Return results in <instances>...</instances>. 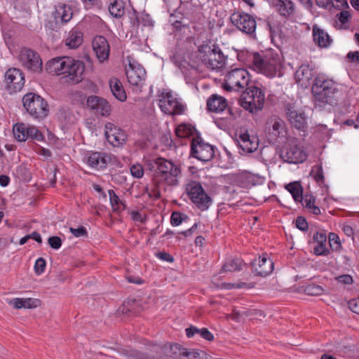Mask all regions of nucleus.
<instances>
[{
  "label": "nucleus",
  "mask_w": 359,
  "mask_h": 359,
  "mask_svg": "<svg viewBox=\"0 0 359 359\" xmlns=\"http://www.w3.org/2000/svg\"><path fill=\"white\" fill-rule=\"evenodd\" d=\"M146 165L154 170L153 180L158 189L166 191L168 188L180 184L182 177V167L170 160L158 157L147 161Z\"/></svg>",
  "instance_id": "obj_1"
},
{
  "label": "nucleus",
  "mask_w": 359,
  "mask_h": 359,
  "mask_svg": "<svg viewBox=\"0 0 359 359\" xmlns=\"http://www.w3.org/2000/svg\"><path fill=\"white\" fill-rule=\"evenodd\" d=\"M196 57L197 62L212 70L219 69L225 64V56L219 46L215 44L201 45L196 52Z\"/></svg>",
  "instance_id": "obj_2"
},
{
  "label": "nucleus",
  "mask_w": 359,
  "mask_h": 359,
  "mask_svg": "<svg viewBox=\"0 0 359 359\" xmlns=\"http://www.w3.org/2000/svg\"><path fill=\"white\" fill-rule=\"evenodd\" d=\"M182 347L177 344L156 346L154 351L151 353H141L132 350L128 356L131 359H175L182 356Z\"/></svg>",
  "instance_id": "obj_3"
},
{
  "label": "nucleus",
  "mask_w": 359,
  "mask_h": 359,
  "mask_svg": "<svg viewBox=\"0 0 359 359\" xmlns=\"http://www.w3.org/2000/svg\"><path fill=\"white\" fill-rule=\"evenodd\" d=\"M265 101V95L263 90L255 86L245 88L241 99V106L251 113L256 112L263 108Z\"/></svg>",
  "instance_id": "obj_4"
},
{
  "label": "nucleus",
  "mask_w": 359,
  "mask_h": 359,
  "mask_svg": "<svg viewBox=\"0 0 359 359\" xmlns=\"http://www.w3.org/2000/svg\"><path fill=\"white\" fill-rule=\"evenodd\" d=\"M250 80V74L245 69L235 68L226 73L222 88L226 91H238L245 89Z\"/></svg>",
  "instance_id": "obj_5"
},
{
  "label": "nucleus",
  "mask_w": 359,
  "mask_h": 359,
  "mask_svg": "<svg viewBox=\"0 0 359 359\" xmlns=\"http://www.w3.org/2000/svg\"><path fill=\"white\" fill-rule=\"evenodd\" d=\"M23 107L34 118H45L48 113L47 102L39 95L29 93L22 97Z\"/></svg>",
  "instance_id": "obj_6"
},
{
  "label": "nucleus",
  "mask_w": 359,
  "mask_h": 359,
  "mask_svg": "<svg viewBox=\"0 0 359 359\" xmlns=\"http://www.w3.org/2000/svg\"><path fill=\"white\" fill-rule=\"evenodd\" d=\"M185 191L190 200L201 210H207L212 203L211 198L205 192L202 185L190 181L185 185Z\"/></svg>",
  "instance_id": "obj_7"
},
{
  "label": "nucleus",
  "mask_w": 359,
  "mask_h": 359,
  "mask_svg": "<svg viewBox=\"0 0 359 359\" xmlns=\"http://www.w3.org/2000/svg\"><path fill=\"white\" fill-rule=\"evenodd\" d=\"M335 89V84L332 80L318 76L314 80L312 93L316 100L323 103H328L334 95Z\"/></svg>",
  "instance_id": "obj_8"
},
{
  "label": "nucleus",
  "mask_w": 359,
  "mask_h": 359,
  "mask_svg": "<svg viewBox=\"0 0 359 359\" xmlns=\"http://www.w3.org/2000/svg\"><path fill=\"white\" fill-rule=\"evenodd\" d=\"M19 61L22 67L33 73H40L42 71V60L36 51L23 48L18 55Z\"/></svg>",
  "instance_id": "obj_9"
},
{
  "label": "nucleus",
  "mask_w": 359,
  "mask_h": 359,
  "mask_svg": "<svg viewBox=\"0 0 359 359\" xmlns=\"http://www.w3.org/2000/svg\"><path fill=\"white\" fill-rule=\"evenodd\" d=\"M158 106L161 110L169 115L182 114L184 107L171 92H163L159 95Z\"/></svg>",
  "instance_id": "obj_10"
},
{
  "label": "nucleus",
  "mask_w": 359,
  "mask_h": 359,
  "mask_svg": "<svg viewBox=\"0 0 359 359\" xmlns=\"http://www.w3.org/2000/svg\"><path fill=\"white\" fill-rule=\"evenodd\" d=\"M280 157L290 163H302L306 158V152L297 144L295 140H290L280 151Z\"/></svg>",
  "instance_id": "obj_11"
},
{
  "label": "nucleus",
  "mask_w": 359,
  "mask_h": 359,
  "mask_svg": "<svg viewBox=\"0 0 359 359\" xmlns=\"http://www.w3.org/2000/svg\"><path fill=\"white\" fill-rule=\"evenodd\" d=\"M191 151L192 156L201 161H208L214 156L213 147L199 136L192 139Z\"/></svg>",
  "instance_id": "obj_12"
},
{
  "label": "nucleus",
  "mask_w": 359,
  "mask_h": 359,
  "mask_svg": "<svg viewBox=\"0 0 359 359\" xmlns=\"http://www.w3.org/2000/svg\"><path fill=\"white\" fill-rule=\"evenodd\" d=\"M6 88L10 93H15L22 89L25 77L22 72L17 68L8 69L4 76Z\"/></svg>",
  "instance_id": "obj_13"
},
{
  "label": "nucleus",
  "mask_w": 359,
  "mask_h": 359,
  "mask_svg": "<svg viewBox=\"0 0 359 359\" xmlns=\"http://www.w3.org/2000/svg\"><path fill=\"white\" fill-rule=\"evenodd\" d=\"M231 22L241 31L250 34L255 32L256 21L252 15L245 13L234 12L230 17Z\"/></svg>",
  "instance_id": "obj_14"
},
{
  "label": "nucleus",
  "mask_w": 359,
  "mask_h": 359,
  "mask_svg": "<svg viewBox=\"0 0 359 359\" xmlns=\"http://www.w3.org/2000/svg\"><path fill=\"white\" fill-rule=\"evenodd\" d=\"M285 114L292 126L299 130H304L306 126V118L304 112L298 109L294 103H287L285 106Z\"/></svg>",
  "instance_id": "obj_15"
},
{
  "label": "nucleus",
  "mask_w": 359,
  "mask_h": 359,
  "mask_svg": "<svg viewBox=\"0 0 359 359\" xmlns=\"http://www.w3.org/2000/svg\"><path fill=\"white\" fill-rule=\"evenodd\" d=\"M104 129L105 137L111 145L119 147L126 143L127 135L121 128L115 126L113 123L107 122Z\"/></svg>",
  "instance_id": "obj_16"
},
{
  "label": "nucleus",
  "mask_w": 359,
  "mask_h": 359,
  "mask_svg": "<svg viewBox=\"0 0 359 359\" xmlns=\"http://www.w3.org/2000/svg\"><path fill=\"white\" fill-rule=\"evenodd\" d=\"M92 47L97 58L100 62L108 60L110 53L109 43L105 37L96 36L92 41Z\"/></svg>",
  "instance_id": "obj_17"
},
{
  "label": "nucleus",
  "mask_w": 359,
  "mask_h": 359,
  "mask_svg": "<svg viewBox=\"0 0 359 359\" xmlns=\"http://www.w3.org/2000/svg\"><path fill=\"white\" fill-rule=\"evenodd\" d=\"M69 65L66 67L65 76L68 77L69 80L74 83H79L83 79L85 66L79 60H75L72 57H69Z\"/></svg>",
  "instance_id": "obj_18"
},
{
  "label": "nucleus",
  "mask_w": 359,
  "mask_h": 359,
  "mask_svg": "<svg viewBox=\"0 0 359 359\" xmlns=\"http://www.w3.org/2000/svg\"><path fill=\"white\" fill-rule=\"evenodd\" d=\"M126 73L128 82L133 86H139L146 76V72L141 65L130 62Z\"/></svg>",
  "instance_id": "obj_19"
},
{
  "label": "nucleus",
  "mask_w": 359,
  "mask_h": 359,
  "mask_svg": "<svg viewBox=\"0 0 359 359\" xmlns=\"http://www.w3.org/2000/svg\"><path fill=\"white\" fill-rule=\"evenodd\" d=\"M266 60V67L264 68V74L269 77H273L281 69V59L277 53L267 52Z\"/></svg>",
  "instance_id": "obj_20"
},
{
  "label": "nucleus",
  "mask_w": 359,
  "mask_h": 359,
  "mask_svg": "<svg viewBox=\"0 0 359 359\" xmlns=\"http://www.w3.org/2000/svg\"><path fill=\"white\" fill-rule=\"evenodd\" d=\"M111 157L107 153L91 151L86 154V162L88 165L97 169L106 168Z\"/></svg>",
  "instance_id": "obj_21"
},
{
  "label": "nucleus",
  "mask_w": 359,
  "mask_h": 359,
  "mask_svg": "<svg viewBox=\"0 0 359 359\" xmlns=\"http://www.w3.org/2000/svg\"><path fill=\"white\" fill-rule=\"evenodd\" d=\"M69 62V57H55L46 63V70L51 74H65Z\"/></svg>",
  "instance_id": "obj_22"
},
{
  "label": "nucleus",
  "mask_w": 359,
  "mask_h": 359,
  "mask_svg": "<svg viewBox=\"0 0 359 359\" xmlns=\"http://www.w3.org/2000/svg\"><path fill=\"white\" fill-rule=\"evenodd\" d=\"M314 76L313 68L309 65H302L295 73L296 82L302 88H307Z\"/></svg>",
  "instance_id": "obj_23"
},
{
  "label": "nucleus",
  "mask_w": 359,
  "mask_h": 359,
  "mask_svg": "<svg viewBox=\"0 0 359 359\" xmlns=\"http://www.w3.org/2000/svg\"><path fill=\"white\" fill-rule=\"evenodd\" d=\"M87 106L102 116L109 115L111 110L110 105L106 100L95 95L88 97Z\"/></svg>",
  "instance_id": "obj_24"
},
{
  "label": "nucleus",
  "mask_w": 359,
  "mask_h": 359,
  "mask_svg": "<svg viewBox=\"0 0 359 359\" xmlns=\"http://www.w3.org/2000/svg\"><path fill=\"white\" fill-rule=\"evenodd\" d=\"M253 269L257 276H266L273 271V263L266 255H263L253 263Z\"/></svg>",
  "instance_id": "obj_25"
},
{
  "label": "nucleus",
  "mask_w": 359,
  "mask_h": 359,
  "mask_svg": "<svg viewBox=\"0 0 359 359\" xmlns=\"http://www.w3.org/2000/svg\"><path fill=\"white\" fill-rule=\"evenodd\" d=\"M238 142L241 149L246 153H252L255 151L258 147L257 138L254 137H251L247 132L240 134Z\"/></svg>",
  "instance_id": "obj_26"
},
{
  "label": "nucleus",
  "mask_w": 359,
  "mask_h": 359,
  "mask_svg": "<svg viewBox=\"0 0 359 359\" xmlns=\"http://www.w3.org/2000/svg\"><path fill=\"white\" fill-rule=\"evenodd\" d=\"M313 41L320 48H327L331 43L332 39L328 34L318 25L313 26L312 29Z\"/></svg>",
  "instance_id": "obj_27"
},
{
  "label": "nucleus",
  "mask_w": 359,
  "mask_h": 359,
  "mask_svg": "<svg viewBox=\"0 0 359 359\" xmlns=\"http://www.w3.org/2000/svg\"><path fill=\"white\" fill-rule=\"evenodd\" d=\"M227 107L226 100L217 94L212 95L207 100V109L212 112L223 111Z\"/></svg>",
  "instance_id": "obj_28"
},
{
  "label": "nucleus",
  "mask_w": 359,
  "mask_h": 359,
  "mask_svg": "<svg viewBox=\"0 0 359 359\" xmlns=\"http://www.w3.org/2000/svg\"><path fill=\"white\" fill-rule=\"evenodd\" d=\"M267 126L269 130H272V133L276 137H284L287 134L284 121L277 116L269 118L267 121Z\"/></svg>",
  "instance_id": "obj_29"
},
{
  "label": "nucleus",
  "mask_w": 359,
  "mask_h": 359,
  "mask_svg": "<svg viewBox=\"0 0 359 359\" xmlns=\"http://www.w3.org/2000/svg\"><path fill=\"white\" fill-rule=\"evenodd\" d=\"M83 43V33L77 28L69 31L65 39V45L69 48L74 49L80 46Z\"/></svg>",
  "instance_id": "obj_30"
},
{
  "label": "nucleus",
  "mask_w": 359,
  "mask_h": 359,
  "mask_svg": "<svg viewBox=\"0 0 359 359\" xmlns=\"http://www.w3.org/2000/svg\"><path fill=\"white\" fill-rule=\"evenodd\" d=\"M110 90L113 95L118 100L123 102L127 96L121 82L116 78H111L109 81Z\"/></svg>",
  "instance_id": "obj_31"
},
{
  "label": "nucleus",
  "mask_w": 359,
  "mask_h": 359,
  "mask_svg": "<svg viewBox=\"0 0 359 359\" xmlns=\"http://www.w3.org/2000/svg\"><path fill=\"white\" fill-rule=\"evenodd\" d=\"M73 11L70 6L62 4L57 6L55 11V19L67 23L72 18Z\"/></svg>",
  "instance_id": "obj_32"
},
{
  "label": "nucleus",
  "mask_w": 359,
  "mask_h": 359,
  "mask_svg": "<svg viewBox=\"0 0 359 359\" xmlns=\"http://www.w3.org/2000/svg\"><path fill=\"white\" fill-rule=\"evenodd\" d=\"M266 53L264 54L253 53L251 58V67L254 70L264 74V68L266 67Z\"/></svg>",
  "instance_id": "obj_33"
},
{
  "label": "nucleus",
  "mask_w": 359,
  "mask_h": 359,
  "mask_svg": "<svg viewBox=\"0 0 359 359\" xmlns=\"http://www.w3.org/2000/svg\"><path fill=\"white\" fill-rule=\"evenodd\" d=\"M266 53L264 54L253 53L251 58V67L254 70L264 74V68L266 67Z\"/></svg>",
  "instance_id": "obj_34"
},
{
  "label": "nucleus",
  "mask_w": 359,
  "mask_h": 359,
  "mask_svg": "<svg viewBox=\"0 0 359 359\" xmlns=\"http://www.w3.org/2000/svg\"><path fill=\"white\" fill-rule=\"evenodd\" d=\"M186 334L189 338L194 337L195 334H199L202 338L208 340L212 341L214 339L213 334L207 329H198L195 326H191L185 330Z\"/></svg>",
  "instance_id": "obj_35"
},
{
  "label": "nucleus",
  "mask_w": 359,
  "mask_h": 359,
  "mask_svg": "<svg viewBox=\"0 0 359 359\" xmlns=\"http://www.w3.org/2000/svg\"><path fill=\"white\" fill-rule=\"evenodd\" d=\"M110 14L116 18H120L125 14L124 3L122 0H114L109 5Z\"/></svg>",
  "instance_id": "obj_36"
},
{
  "label": "nucleus",
  "mask_w": 359,
  "mask_h": 359,
  "mask_svg": "<svg viewBox=\"0 0 359 359\" xmlns=\"http://www.w3.org/2000/svg\"><path fill=\"white\" fill-rule=\"evenodd\" d=\"M285 189L292 194L296 202L303 201V190L299 182H291L285 185Z\"/></svg>",
  "instance_id": "obj_37"
},
{
  "label": "nucleus",
  "mask_w": 359,
  "mask_h": 359,
  "mask_svg": "<svg viewBox=\"0 0 359 359\" xmlns=\"http://www.w3.org/2000/svg\"><path fill=\"white\" fill-rule=\"evenodd\" d=\"M304 206H305L309 211L316 215L320 214V210L318 206L315 205L316 198L311 194H305L303 196V201H300Z\"/></svg>",
  "instance_id": "obj_38"
},
{
  "label": "nucleus",
  "mask_w": 359,
  "mask_h": 359,
  "mask_svg": "<svg viewBox=\"0 0 359 359\" xmlns=\"http://www.w3.org/2000/svg\"><path fill=\"white\" fill-rule=\"evenodd\" d=\"M27 125L24 123H18L13 128L14 137L19 142H25L27 140Z\"/></svg>",
  "instance_id": "obj_39"
},
{
  "label": "nucleus",
  "mask_w": 359,
  "mask_h": 359,
  "mask_svg": "<svg viewBox=\"0 0 359 359\" xmlns=\"http://www.w3.org/2000/svg\"><path fill=\"white\" fill-rule=\"evenodd\" d=\"M173 62L176 66H177L183 72L193 69V67H196L198 65H194L193 61L191 62H188L183 57L175 55L173 56Z\"/></svg>",
  "instance_id": "obj_40"
},
{
  "label": "nucleus",
  "mask_w": 359,
  "mask_h": 359,
  "mask_svg": "<svg viewBox=\"0 0 359 359\" xmlns=\"http://www.w3.org/2000/svg\"><path fill=\"white\" fill-rule=\"evenodd\" d=\"M279 13L283 16H287L294 11V6L290 0H280L278 3Z\"/></svg>",
  "instance_id": "obj_41"
},
{
  "label": "nucleus",
  "mask_w": 359,
  "mask_h": 359,
  "mask_svg": "<svg viewBox=\"0 0 359 359\" xmlns=\"http://www.w3.org/2000/svg\"><path fill=\"white\" fill-rule=\"evenodd\" d=\"M241 269L242 261L239 259H232L227 261L222 268V271L224 272H233Z\"/></svg>",
  "instance_id": "obj_42"
},
{
  "label": "nucleus",
  "mask_w": 359,
  "mask_h": 359,
  "mask_svg": "<svg viewBox=\"0 0 359 359\" xmlns=\"http://www.w3.org/2000/svg\"><path fill=\"white\" fill-rule=\"evenodd\" d=\"M182 356L187 357L191 359H207V354L199 349H190L188 350L182 347Z\"/></svg>",
  "instance_id": "obj_43"
},
{
  "label": "nucleus",
  "mask_w": 359,
  "mask_h": 359,
  "mask_svg": "<svg viewBox=\"0 0 359 359\" xmlns=\"http://www.w3.org/2000/svg\"><path fill=\"white\" fill-rule=\"evenodd\" d=\"M195 130V128L189 124L182 123L179 125L176 130L175 134L180 138H184L191 135Z\"/></svg>",
  "instance_id": "obj_44"
},
{
  "label": "nucleus",
  "mask_w": 359,
  "mask_h": 359,
  "mask_svg": "<svg viewBox=\"0 0 359 359\" xmlns=\"http://www.w3.org/2000/svg\"><path fill=\"white\" fill-rule=\"evenodd\" d=\"M109 195L110 203L114 210H121V206H123L122 209L126 208L124 203L120 200L119 197L116 194L114 190H109Z\"/></svg>",
  "instance_id": "obj_45"
},
{
  "label": "nucleus",
  "mask_w": 359,
  "mask_h": 359,
  "mask_svg": "<svg viewBox=\"0 0 359 359\" xmlns=\"http://www.w3.org/2000/svg\"><path fill=\"white\" fill-rule=\"evenodd\" d=\"M26 134H27V139L31 138L37 141L43 140V134L34 126L27 125V131Z\"/></svg>",
  "instance_id": "obj_46"
},
{
  "label": "nucleus",
  "mask_w": 359,
  "mask_h": 359,
  "mask_svg": "<svg viewBox=\"0 0 359 359\" xmlns=\"http://www.w3.org/2000/svg\"><path fill=\"white\" fill-rule=\"evenodd\" d=\"M304 292L308 295L318 296L321 295L323 293L324 289L318 285L309 284L304 287Z\"/></svg>",
  "instance_id": "obj_47"
},
{
  "label": "nucleus",
  "mask_w": 359,
  "mask_h": 359,
  "mask_svg": "<svg viewBox=\"0 0 359 359\" xmlns=\"http://www.w3.org/2000/svg\"><path fill=\"white\" fill-rule=\"evenodd\" d=\"M311 174L313 175V178L318 183H323L324 182V175L321 165L313 166Z\"/></svg>",
  "instance_id": "obj_48"
},
{
  "label": "nucleus",
  "mask_w": 359,
  "mask_h": 359,
  "mask_svg": "<svg viewBox=\"0 0 359 359\" xmlns=\"http://www.w3.org/2000/svg\"><path fill=\"white\" fill-rule=\"evenodd\" d=\"M258 313L260 316H263V313L261 311H255V310H250V311H236L234 310L233 313H232V318L234 319L235 320H237V321H239L240 320V318L243 316H250L252 313Z\"/></svg>",
  "instance_id": "obj_49"
},
{
  "label": "nucleus",
  "mask_w": 359,
  "mask_h": 359,
  "mask_svg": "<svg viewBox=\"0 0 359 359\" xmlns=\"http://www.w3.org/2000/svg\"><path fill=\"white\" fill-rule=\"evenodd\" d=\"M130 173L135 178H142L144 175V169L141 164L135 163L130 166Z\"/></svg>",
  "instance_id": "obj_50"
},
{
  "label": "nucleus",
  "mask_w": 359,
  "mask_h": 359,
  "mask_svg": "<svg viewBox=\"0 0 359 359\" xmlns=\"http://www.w3.org/2000/svg\"><path fill=\"white\" fill-rule=\"evenodd\" d=\"M328 238L330 248L332 250H338L341 247L339 236L334 233H330Z\"/></svg>",
  "instance_id": "obj_51"
},
{
  "label": "nucleus",
  "mask_w": 359,
  "mask_h": 359,
  "mask_svg": "<svg viewBox=\"0 0 359 359\" xmlns=\"http://www.w3.org/2000/svg\"><path fill=\"white\" fill-rule=\"evenodd\" d=\"M327 243H316L313 252L316 255H327L330 250L326 246Z\"/></svg>",
  "instance_id": "obj_52"
},
{
  "label": "nucleus",
  "mask_w": 359,
  "mask_h": 359,
  "mask_svg": "<svg viewBox=\"0 0 359 359\" xmlns=\"http://www.w3.org/2000/svg\"><path fill=\"white\" fill-rule=\"evenodd\" d=\"M46 265V260L43 258L39 257L37 259L34 265L35 273L38 275L43 273L45 271Z\"/></svg>",
  "instance_id": "obj_53"
},
{
  "label": "nucleus",
  "mask_w": 359,
  "mask_h": 359,
  "mask_svg": "<svg viewBox=\"0 0 359 359\" xmlns=\"http://www.w3.org/2000/svg\"><path fill=\"white\" fill-rule=\"evenodd\" d=\"M339 21L341 23V27L347 23L351 18L350 13L348 11H342L337 15Z\"/></svg>",
  "instance_id": "obj_54"
},
{
  "label": "nucleus",
  "mask_w": 359,
  "mask_h": 359,
  "mask_svg": "<svg viewBox=\"0 0 359 359\" xmlns=\"http://www.w3.org/2000/svg\"><path fill=\"white\" fill-rule=\"evenodd\" d=\"M70 232L76 237L87 236L88 232L84 226H80L77 229L71 227Z\"/></svg>",
  "instance_id": "obj_55"
},
{
  "label": "nucleus",
  "mask_w": 359,
  "mask_h": 359,
  "mask_svg": "<svg viewBox=\"0 0 359 359\" xmlns=\"http://www.w3.org/2000/svg\"><path fill=\"white\" fill-rule=\"evenodd\" d=\"M182 222V215L178 212H174L171 215L170 223L172 226H178Z\"/></svg>",
  "instance_id": "obj_56"
},
{
  "label": "nucleus",
  "mask_w": 359,
  "mask_h": 359,
  "mask_svg": "<svg viewBox=\"0 0 359 359\" xmlns=\"http://www.w3.org/2000/svg\"><path fill=\"white\" fill-rule=\"evenodd\" d=\"M348 308L357 314H359V297L351 299L348 302Z\"/></svg>",
  "instance_id": "obj_57"
},
{
  "label": "nucleus",
  "mask_w": 359,
  "mask_h": 359,
  "mask_svg": "<svg viewBox=\"0 0 359 359\" xmlns=\"http://www.w3.org/2000/svg\"><path fill=\"white\" fill-rule=\"evenodd\" d=\"M48 244L53 249H58L61 247V239L57 236H51L48 240Z\"/></svg>",
  "instance_id": "obj_58"
},
{
  "label": "nucleus",
  "mask_w": 359,
  "mask_h": 359,
  "mask_svg": "<svg viewBox=\"0 0 359 359\" xmlns=\"http://www.w3.org/2000/svg\"><path fill=\"white\" fill-rule=\"evenodd\" d=\"M295 224H296L297 228H298L301 231H304L307 230V229H308V224H307L306 219L302 217H298L296 219Z\"/></svg>",
  "instance_id": "obj_59"
},
{
  "label": "nucleus",
  "mask_w": 359,
  "mask_h": 359,
  "mask_svg": "<svg viewBox=\"0 0 359 359\" xmlns=\"http://www.w3.org/2000/svg\"><path fill=\"white\" fill-rule=\"evenodd\" d=\"M331 5L337 9H342L345 8H348V4L346 0H334L330 2Z\"/></svg>",
  "instance_id": "obj_60"
},
{
  "label": "nucleus",
  "mask_w": 359,
  "mask_h": 359,
  "mask_svg": "<svg viewBox=\"0 0 359 359\" xmlns=\"http://www.w3.org/2000/svg\"><path fill=\"white\" fill-rule=\"evenodd\" d=\"M9 304L12 305L15 309L25 308L24 299L14 298L9 301Z\"/></svg>",
  "instance_id": "obj_61"
},
{
  "label": "nucleus",
  "mask_w": 359,
  "mask_h": 359,
  "mask_svg": "<svg viewBox=\"0 0 359 359\" xmlns=\"http://www.w3.org/2000/svg\"><path fill=\"white\" fill-rule=\"evenodd\" d=\"M313 241L315 243H327V236L324 232H316L313 235Z\"/></svg>",
  "instance_id": "obj_62"
},
{
  "label": "nucleus",
  "mask_w": 359,
  "mask_h": 359,
  "mask_svg": "<svg viewBox=\"0 0 359 359\" xmlns=\"http://www.w3.org/2000/svg\"><path fill=\"white\" fill-rule=\"evenodd\" d=\"M337 280L341 283L346 285H350L353 283V278L350 275L344 274L339 276L337 278Z\"/></svg>",
  "instance_id": "obj_63"
},
{
  "label": "nucleus",
  "mask_w": 359,
  "mask_h": 359,
  "mask_svg": "<svg viewBox=\"0 0 359 359\" xmlns=\"http://www.w3.org/2000/svg\"><path fill=\"white\" fill-rule=\"evenodd\" d=\"M346 57L350 62H359V51H351L347 54Z\"/></svg>",
  "instance_id": "obj_64"
}]
</instances>
